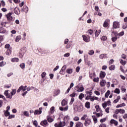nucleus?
<instances>
[{
    "label": "nucleus",
    "mask_w": 127,
    "mask_h": 127,
    "mask_svg": "<svg viewBox=\"0 0 127 127\" xmlns=\"http://www.w3.org/2000/svg\"><path fill=\"white\" fill-rule=\"evenodd\" d=\"M86 117H87V115H83V116L81 117L82 121H85V120H86Z\"/></svg>",
    "instance_id": "680f3d73"
},
{
    "label": "nucleus",
    "mask_w": 127,
    "mask_h": 127,
    "mask_svg": "<svg viewBox=\"0 0 127 127\" xmlns=\"http://www.w3.org/2000/svg\"><path fill=\"white\" fill-rule=\"evenodd\" d=\"M21 39V36H20V35H19L16 37L15 42H18L19 40H20Z\"/></svg>",
    "instance_id": "c9c22d12"
},
{
    "label": "nucleus",
    "mask_w": 127,
    "mask_h": 127,
    "mask_svg": "<svg viewBox=\"0 0 127 127\" xmlns=\"http://www.w3.org/2000/svg\"><path fill=\"white\" fill-rule=\"evenodd\" d=\"M84 97H85V95H84V94L83 93H80V95H79V100H82V99H83V98H84Z\"/></svg>",
    "instance_id": "58836bf2"
},
{
    "label": "nucleus",
    "mask_w": 127,
    "mask_h": 127,
    "mask_svg": "<svg viewBox=\"0 0 127 127\" xmlns=\"http://www.w3.org/2000/svg\"><path fill=\"white\" fill-rule=\"evenodd\" d=\"M74 101H75V99L74 98H71L70 102L69 103L70 105H72V104L74 103Z\"/></svg>",
    "instance_id": "0e129e2a"
},
{
    "label": "nucleus",
    "mask_w": 127,
    "mask_h": 127,
    "mask_svg": "<svg viewBox=\"0 0 127 127\" xmlns=\"http://www.w3.org/2000/svg\"><path fill=\"white\" fill-rule=\"evenodd\" d=\"M95 76H96V73L95 72L89 74V77L91 78H92V77H95Z\"/></svg>",
    "instance_id": "6e6d98bb"
},
{
    "label": "nucleus",
    "mask_w": 127,
    "mask_h": 127,
    "mask_svg": "<svg viewBox=\"0 0 127 127\" xmlns=\"http://www.w3.org/2000/svg\"><path fill=\"white\" fill-rule=\"evenodd\" d=\"M95 109H96V111L97 112H101V111H102L101 110V108H100V106H98V105H96L95 106Z\"/></svg>",
    "instance_id": "37998d69"
},
{
    "label": "nucleus",
    "mask_w": 127,
    "mask_h": 127,
    "mask_svg": "<svg viewBox=\"0 0 127 127\" xmlns=\"http://www.w3.org/2000/svg\"><path fill=\"white\" fill-rule=\"evenodd\" d=\"M11 54V50L10 49H8L6 51V55H10Z\"/></svg>",
    "instance_id": "f704fd0d"
},
{
    "label": "nucleus",
    "mask_w": 127,
    "mask_h": 127,
    "mask_svg": "<svg viewBox=\"0 0 127 127\" xmlns=\"http://www.w3.org/2000/svg\"><path fill=\"white\" fill-rule=\"evenodd\" d=\"M82 36L85 42H90V38H91L90 36H89V35H83Z\"/></svg>",
    "instance_id": "f03ea898"
},
{
    "label": "nucleus",
    "mask_w": 127,
    "mask_h": 127,
    "mask_svg": "<svg viewBox=\"0 0 127 127\" xmlns=\"http://www.w3.org/2000/svg\"><path fill=\"white\" fill-rule=\"evenodd\" d=\"M67 101H66V100L65 99H63L62 101V106L63 107H64L65 106H66V105H67Z\"/></svg>",
    "instance_id": "4be33fe9"
},
{
    "label": "nucleus",
    "mask_w": 127,
    "mask_h": 127,
    "mask_svg": "<svg viewBox=\"0 0 127 127\" xmlns=\"http://www.w3.org/2000/svg\"><path fill=\"white\" fill-rule=\"evenodd\" d=\"M4 95L6 97L7 99H12V97L10 95V94L8 93V90L4 91Z\"/></svg>",
    "instance_id": "423d86ee"
},
{
    "label": "nucleus",
    "mask_w": 127,
    "mask_h": 127,
    "mask_svg": "<svg viewBox=\"0 0 127 127\" xmlns=\"http://www.w3.org/2000/svg\"><path fill=\"white\" fill-rule=\"evenodd\" d=\"M93 80V81L95 82L96 83H99L100 78H99V77L94 78Z\"/></svg>",
    "instance_id": "de8ad7c7"
},
{
    "label": "nucleus",
    "mask_w": 127,
    "mask_h": 127,
    "mask_svg": "<svg viewBox=\"0 0 127 127\" xmlns=\"http://www.w3.org/2000/svg\"><path fill=\"white\" fill-rule=\"evenodd\" d=\"M67 68V66L65 65H64L60 71L61 75H64L65 74V70Z\"/></svg>",
    "instance_id": "0eeeda50"
},
{
    "label": "nucleus",
    "mask_w": 127,
    "mask_h": 127,
    "mask_svg": "<svg viewBox=\"0 0 127 127\" xmlns=\"http://www.w3.org/2000/svg\"><path fill=\"white\" fill-rule=\"evenodd\" d=\"M110 21V20L109 19H106L104 22V24H103V26L104 27H108V25H109V23Z\"/></svg>",
    "instance_id": "f3484780"
},
{
    "label": "nucleus",
    "mask_w": 127,
    "mask_h": 127,
    "mask_svg": "<svg viewBox=\"0 0 127 127\" xmlns=\"http://www.w3.org/2000/svg\"><path fill=\"white\" fill-rule=\"evenodd\" d=\"M92 124V121H91V119L87 118L84 123V125L85 127H88V126H90Z\"/></svg>",
    "instance_id": "6e6552de"
},
{
    "label": "nucleus",
    "mask_w": 127,
    "mask_h": 127,
    "mask_svg": "<svg viewBox=\"0 0 127 127\" xmlns=\"http://www.w3.org/2000/svg\"><path fill=\"white\" fill-rule=\"evenodd\" d=\"M100 33H101V30H96L95 32V37H98L100 35Z\"/></svg>",
    "instance_id": "7c9ffc66"
},
{
    "label": "nucleus",
    "mask_w": 127,
    "mask_h": 127,
    "mask_svg": "<svg viewBox=\"0 0 127 127\" xmlns=\"http://www.w3.org/2000/svg\"><path fill=\"white\" fill-rule=\"evenodd\" d=\"M70 97H71V98H75V96H76V93L75 92H73L72 94H70Z\"/></svg>",
    "instance_id": "338daca9"
},
{
    "label": "nucleus",
    "mask_w": 127,
    "mask_h": 127,
    "mask_svg": "<svg viewBox=\"0 0 127 127\" xmlns=\"http://www.w3.org/2000/svg\"><path fill=\"white\" fill-rule=\"evenodd\" d=\"M20 11H21V12H23V11H25V12H28V7H27V6H24L23 8H21Z\"/></svg>",
    "instance_id": "4468645a"
},
{
    "label": "nucleus",
    "mask_w": 127,
    "mask_h": 127,
    "mask_svg": "<svg viewBox=\"0 0 127 127\" xmlns=\"http://www.w3.org/2000/svg\"><path fill=\"white\" fill-rule=\"evenodd\" d=\"M88 35L89 34L90 35H92L93 33H94V31L91 29H89L88 30V31L86 32Z\"/></svg>",
    "instance_id": "cd10ccee"
},
{
    "label": "nucleus",
    "mask_w": 127,
    "mask_h": 127,
    "mask_svg": "<svg viewBox=\"0 0 127 127\" xmlns=\"http://www.w3.org/2000/svg\"><path fill=\"white\" fill-rule=\"evenodd\" d=\"M85 93H86V94H87V95H90V96H92V94H93V89H91L89 91H86Z\"/></svg>",
    "instance_id": "c756f323"
},
{
    "label": "nucleus",
    "mask_w": 127,
    "mask_h": 127,
    "mask_svg": "<svg viewBox=\"0 0 127 127\" xmlns=\"http://www.w3.org/2000/svg\"><path fill=\"white\" fill-rule=\"evenodd\" d=\"M23 88V85H21V86H20L19 87V88L17 90V93H19L20 92V91H21V88Z\"/></svg>",
    "instance_id": "bf43d9fd"
},
{
    "label": "nucleus",
    "mask_w": 127,
    "mask_h": 127,
    "mask_svg": "<svg viewBox=\"0 0 127 127\" xmlns=\"http://www.w3.org/2000/svg\"><path fill=\"white\" fill-rule=\"evenodd\" d=\"M99 77H100V79H104V78H105V77H106V72L101 71L100 75H99Z\"/></svg>",
    "instance_id": "9b49d317"
},
{
    "label": "nucleus",
    "mask_w": 127,
    "mask_h": 127,
    "mask_svg": "<svg viewBox=\"0 0 127 127\" xmlns=\"http://www.w3.org/2000/svg\"><path fill=\"white\" fill-rule=\"evenodd\" d=\"M60 94V90H58L56 91V92L55 93V96H58Z\"/></svg>",
    "instance_id": "603ef678"
},
{
    "label": "nucleus",
    "mask_w": 127,
    "mask_h": 127,
    "mask_svg": "<svg viewBox=\"0 0 127 127\" xmlns=\"http://www.w3.org/2000/svg\"><path fill=\"white\" fill-rule=\"evenodd\" d=\"M110 94H111V91L110 90H108L105 94V98H109Z\"/></svg>",
    "instance_id": "2f4dec72"
},
{
    "label": "nucleus",
    "mask_w": 127,
    "mask_h": 127,
    "mask_svg": "<svg viewBox=\"0 0 127 127\" xmlns=\"http://www.w3.org/2000/svg\"><path fill=\"white\" fill-rule=\"evenodd\" d=\"M42 113V108L40 107L39 110H35L34 114L35 116H36L37 115H41Z\"/></svg>",
    "instance_id": "20e7f679"
},
{
    "label": "nucleus",
    "mask_w": 127,
    "mask_h": 127,
    "mask_svg": "<svg viewBox=\"0 0 127 127\" xmlns=\"http://www.w3.org/2000/svg\"><path fill=\"white\" fill-rule=\"evenodd\" d=\"M4 88L6 89H9V88H10V87H11V84H7V85H4Z\"/></svg>",
    "instance_id": "4d7b16f0"
},
{
    "label": "nucleus",
    "mask_w": 127,
    "mask_h": 127,
    "mask_svg": "<svg viewBox=\"0 0 127 127\" xmlns=\"http://www.w3.org/2000/svg\"><path fill=\"white\" fill-rule=\"evenodd\" d=\"M40 125L41 126H43V127H46L48 126V122L47 120H44L41 122Z\"/></svg>",
    "instance_id": "9d476101"
},
{
    "label": "nucleus",
    "mask_w": 127,
    "mask_h": 127,
    "mask_svg": "<svg viewBox=\"0 0 127 127\" xmlns=\"http://www.w3.org/2000/svg\"><path fill=\"white\" fill-rule=\"evenodd\" d=\"M123 29H127V23H125V24H123Z\"/></svg>",
    "instance_id": "69168bd1"
},
{
    "label": "nucleus",
    "mask_w": 127,
    "mask_h": 127,
    "mask_svg": "<svg viewBox=\"0 0 127 127\" xmlns=\"http://www.w3.org/2000/svg\"><path fill=\"white\" fill-rule=\"evenodd\" d=\"M10 94H11V97H12V96H14L15 94H16V89H12Z\"/></svg>",
    "instance_id": "b1692460"
},
{
    "label": "nucleus",
    "mask_w": 127,
    "mask_h": 127,
    "mask_svg": "<svg viewBox=\"0 0 127 127\" xmlns=\"http://www.w3.org/2000/svg\"><path fill=\"white\" fill-rule=\"evenodd\" d=\"M121 90L122 93H125V92H126L127 91V89H126L125 87H124V86H122L121 87Z\"/></svg>",
    "instance_id": "09e8293b"
},
{
    "label": "nucleus",
    "mask_w": 127,
    "mask_h": 127,
    "mask_svg": "<svg viewBox=\"0 0 127 127\" xmlns=\"http://www.w3.org/2000/svg\"><path fill=\"white\" fill-rule=\"evenodd\" d=\"M73 87H74V83L72 82L70 84V86L67 89L65 94H68V93H69V92H70V90H71V88H73Z\"/></svg>",
    "instance_id": "f8f14e48"
},
{
    "label": "nucleus",
    "mask_w": 127,
    "mask_h": 127,
    "mask_svg": "<svg viewBox=\"0 0 127 127\" xmlns=\"http://www.w3.org/2000/svg\"><path fill=\"white\" fill-rule=\"evenodd\" d=\"M66 72L67 73V74H72V73H73V69L67 68L66 70Z\"/></svg>",
    "instance_id": "412c9836"
},
{
    "label": "nucleus",
    "mask_w": 127,
    "mask_h": 127,
    "mask_svg": "<svg viewBox=\"0 0 127 127\" xmlns=\"http://www.w3.org/2000/svg\"><path fill=\"white\" fill-rule=\"evenodd\" d=\"M15 118V115H10L9 114L8 119L9 120L10 119H14Z\"/></svg>",
    "instance_id": "c03bdc74"
},
{
    "label": "nucleus",
    "mask_w": 127,
    "mask_h": 127,
    "mask_svg": "<svg viewBox=\"0 0 127 127\" xmlns=\"http://www.w3.org/2000/svg\"><path fill=\"white\" fill-rule=\"evenodd\" d=\"M12 15V13L11 12H9L6 15V17L8 21H11V20H12L13 17L11 16Z\"/></svg>",
    "instance_id": "39448f33"
},
{
    "label": "nucleus",
    "mask_w": 127,
    "mask_h": 127,
    "mask_svg": "<svg viewBox=\"0 0 127 127\" xmlns=\"http://www.w3.org/2000/svg\"><path fill=\"white\" fill-rule=\"evenodd\" d=\"M76 88L77 89V92H83L84 90H85V88H84V86L82 85L80 87L79 86H76Z\"/></svg>",
    "instance_id": "ddd939ff"
},
{
    "label": "nucleus",
    "mask_w": 127,
    "mask_h": 127,
    "mask_svg": "<svg viewBox=\"0 0 127 127\" xmlns=\"http://www.w3.org/2000/svg\"><path fill=\"white\" fill-rule=\"evenodd\" d=\"M107 39H108V37H107V36H103L101 38V40H103V41H106Z\"/></svg>",
    "instance_id": "5fc2aeb1"
},
{
    "label": "nucleus",
    "mask_w": 127,
    "mask_h": 127,
    "mask_svg": "<svg viewBox=\"0 0 127 127\" xmlns=\"http://www.w3.org/2000/svg\"><path fill=\"white\" fill-rule=\"evenodd\" d=\"M25 52H26V47H23L20 49L19 52V56L20 58H22V57H23V55H24Z\"/></svg>",
    "instance_id": "f257e3e1"
},
{
    "label": "nucleus",
    "mask_w": 127,
    "mask_h": 127,
    "mask_svg": "<svg viewBox=\"0 0 127 127\" xmlns=\"http://www.w3.org/2000/svg\"><path fill=\"white\" fill-rule=\"evenodd\" d=\"M110 124H111L112 125H115V126H117L118 124H119V123L117 121H116L114 119H112L110 121Z\"/></svg>",
    "instance_id": "a211bd4d"
},
{
    "label": "nucleus",
    "mask_w": 127,
    "mask_h": 127,
    "mask_svg": "<svg viewBox=\"0 0 127 127\" xmlns=\"http://www.w3.org/2000/svg\"><path fill=\"white\" fill-rule=\"evenodd\" d=\"M117 40H118V37H114L112 38V41H113V42H115L116 41H117Z\"/></svg>",
    "instance_id": "8fccbe9b"
},
{
    "label": "nucleus",
    "mask_w": 127,
    "mask_h": 127,
    "mask_svg": "<svg viewBox=\"0 0 127 127\" xmlns=\"http://www.w3.org/2000/svg\"><path fill=\"white\" fill-rule=\"evenodd\" d=\"M99 127H107V124H101Z\"/></svg>",
    "instance_id": "e2e57ef3"
},
{
    "label": "nucleus",
    "mask_w": 127,
    "mask_h": 127,
    "mask_svg": "<svg viewBox=\"0 0 127 127\" xmlns=\"http://www.w3.org/2000/svg\"><path fill=\"white\" fill-rule=\"evenodd\" d=\"M11 62L14 63V62H18L19 61V59L17 58H14L11 59Z\"/></svg>",
    "instance_id": "393cba45"
},
{
    "label": "nucleus",
    "mask_w": 127,
    "mask_h": 127,
    "mask_svg": "<svg viewBox=\"0 0 127 127\" xmlns=\"http://www.w3.org/2000/svg\"><path fill=\"white\" fill-rule=\"evenodd\" d=\"M19 66L22 69H24L25 68V64L24 63H22L19 65Z\"/></svg>",
    "instance_id": "ea45409f"
},
{
    "label": "nucleus",
    "mask_w": 127,
    "mask_h": 127,
    "mask_svg": "<svg viewBox=\"0 0 127 127\" xmlns=\"http://www.w3.org/2000/svg\"><path fill=\"white\" fill-rule=\"evenodd\" d=\"M55 110V107L54 106H53L50 109V111L51 114H53L54 113V111Z\"/></svg>",
    "instance_id": "a18cd8bd"
},
{
    "label": "nucleus",
    "mask_w": 127,
    "mask_h": 127,
    "mask_svg": "<svg viewBox=\"0 0 127 127\" xmlns=\"http://www.w3.org/2000/svg\"><path fill=\"white\" fill-rule=\"evenodd\" d=\"M92 119L93 120L94 124H97L98 123V118H97V117H96V116H92Z\"/></svg>",
    "instance_id": "5701e85b"
},
{
    "label": "nucleus",
    "mask_w": 127,
    "mask_h": 127,
    "mask_svg": "<svg viewBox=\"0 0 127 127\" xmlns=\"http://www.w3.org/2000/svg\"><path fill=\"white\" fill-rule=\"evenodd\" d=\"M83 127V124L81 122H77L76 125V127Z\"/></svg>",
    "instance_id": "72a5a7b5"
},
{
    "label": "nucleus",
    "mask_w": 127,
    "mask_h": 127,
    "mask_svg": "<svg viewBox=\"0 0 127 127\" xmlns=\"http://www.w3.org/2000/svg\"><path fill=\"white\" fill-rule=\"evenodd\" d=\"M14 13H15V14H17V15L20 14V10L17 7H15L14 9Z\"/></svg>",
    "instance_id": "2eb2a0df"
},
{
    "label": "nucleus",
    "mask_w": 127,
    "mask_h": 127,
    "mask_svg": "<svg viewBox=\"0 0 127 127\" xmlns=\"http://www.w3.org/2000/svg\"><path fill=\"white\" fill-rule=\"evenodd\" d=\"M3 113L4 114L5 117H8L9 116V115H10V113L8 111H5V110H4Z\"/></svg>",
    "instance_id": "473e14b6"
},
{
    "label": "nucleus",
    "mask_w": 127,
    "mask_h": 127,
    "mask_svg": "<svg viewBox=\"0 0 127 127\" xmlns=\"http://www.w3.org/2000/svg\"><path fill=\"white\" fill-rule=\"evenodd\" d=\"M91 105V103L89 102H86L85 103V108H87V109H90V105Z\"/></svg>",
    "instance_id": "c85d7f7f"
},
{
    "label": "nucleus",
    "mask_w": 127,
    "mask_h": 127,
    "mask_svg": "<svg viewBox=\"0 0 127 127\" xmlns=\"http://www.w3.org/2000/svg\"><path fill=\"white\" fill-rule=\"evenodd\" d=\"M64 57H69L70 56V53H67L64 55Z\"/></svg>",
    "instance_id": "774afa93"
},
{
    "label": "nucleus",
    "mask_w": 127,
    "mask_h": 127,
    "mask_svg": "<svg viewBox=\"0 0 127 127\" xmlns=\"http://www.w3.org/2000/svg\"><path fill=\"white\" fill-rule=\"evenodd\" d=\"M113 26L114 28H120V22L117 21H115L113 22Z\"/></svg>",
    "instance_id": "1a4fd4ad"
},
{
    "label": "nucleus",
    "mask_w": 127,
    "mask_h": 127,
    "mask_svg": "<svg viewBox=\"0 0 127 127\" xmlns=\"http://www.w3.org/2000/svg\"><path fill=\"white\" fill-rule=\"evenodd\" d=\"M106 80L102 79V81H100L101 87H105V86H106Z\"/></svg>",
    "instance_id": "6ab92c4d"
},
{
    "label": "nucleus",
    "mask_w": 127,
    "mask_h": 127,
    "mask_svg": "<svg viewBox=\"0 0 127 127\" xmlns=\"http://www.w3.org/2000/svg\"><path fill=\"white\" fill-rule=\"evenodd\" d=\"M66 126V123L65 122H60V123L58 124L57 123H56L55 124V127H64Z\"/></svg>",
    "instance_id": "7ed1b4c3"
},
{
    "label": "nucleus",
    "mask_w": 127,
    "mask_h": 127,
    "mask_svg": "<svg viewBox=\"0 0 127 127\" xmlns=\"http://www.w3.org/2000/svg\"><path fill=\"white\" fill-rule=\"evenodd\" d=\"M116 67V66L115 65H112L109 67V70L111 71L115 70V68Z\"/></svg>",
    "instance_id": "a19ab883"
},
{
    "label": "nucleus",
    "mask_w": 127,
    "mask_h": 127,
    "mask_svg": "<svg viewBox=\"0 0 127 127\" xmlns=\"http://www.w3.org/2000/svg\"><path fill=\"white\" fill-rule=\"evenodd\" d=\"M121 99V96H118L116 99H115L113 101V103L114 104H117L119 101H120V99Z\"/></svg>",
    "instance_id": "a878e982"
},
{
    "label": "nucleus",
    "mask_w": 127,
    "mask_h": 127,
    "mask_svg": "<svg viewBox=\"0 0 127 127\" xmlns=\"http://www.w3.org/2000/svg\"><path fill=\"white\" fill-rule=\"evenodd\" d=\"M6 63L3 62V61H2L1 62H0V67H3V66H4V65H5Z\"/></svg>",
    "instance_id": "864d4df0"
},
{
    "label": "nucleus",
    "mask_w": 127,
    "mask_h": 127,
    "mask_svg": "<svg viewBox=\"0 0 127 127\" xmlns=\"http://www.w3.org/2000/svg\"><path fill=\"white\" fill-rule=\"evenodd\" d=\"M108 57V54H102L99 56L100 59H104Z\"/></svg>",
    "instance_id": "dca6fc26"
},
{
    "label": "nucleus",
    "mask_w": 127,
    "mask_h": 127,
    "mask_svg": "<svg viewBox=\"0 0 127 127\" xmlns=\"http://www.w3.org/2000/svg\"><path fill=\"white\" fill-rule=\"evenodd\" d=\"M120 114H125L126 113V111L124 109H119Z\"/></svg>",
    "instance_id": "3c124183"
},
{
    "label": "nucleus",
    "mask_w": 127,
    "mask_h": 127,
    "mask_svg": "<svg viewBox=\"0 0 127 127\" xmlns=\"http://www.w3.org/2000/svg\"><path fill=\"white\" fill-rule=\"evenodd\" d=\"M121 91H120V89L119 88H116L115 90L114 91V93L115 94H120Z\"/></svg>",
    "instance_id": "49530a36"
},
{
    "label": "nucleus",
    "mask_w": 127,
    "mask_h": 127,
    "mask_svg": "<svg viewBox=\"0 0 127 127\" xmlns=\"http://www.w3.org/2000/svg\"><path fill=\"white\" fill-rule=\"evenodd\" d=\"M94 54L95 51H94V50H90L88 52V54L89 55H90V56H92V55H94Z\"/></svg>",
    "instance_id": "e433bc0d"
},
{
    "label": "nucleus",
    "mask_w": 127,
    "mask_h": 127,
    "mask_svg": "<svg viewBox=\"0 0 127 127\" xmlns=\"http://www.w3.org/2000/svg\"><path fill=\"white\" fill-rule=\"evenodd\" d=\"M126 106L125 103H122L121 104H119L116 106V108L118 109L119 108H122V107H125Z\"/></svg>",
    "instance_id": "bb28decb"
},
{
    "label": "nucleus",
    "mask_w": 127,
    "mask_h": 127,
    "mask_svg": "<svg viewBox=\"0 0 127 127\" xmlns=\"http://www.w3.org/2000/svg\"><path fill=\"white\" fill-rule=\"evenodd\" d=\"M23 115L25 117H29V113L28 111H24L23 112Z\"/></svg>",
    "instance_id": "4c0bfd02"
},
{
    "label": "nucleus",
    "mask_w": 127,
    "mask_h": 127,
    "mask_svg": "<svg viewBox=\"0 0 127 127\" xmlns=\"http://www.w3.org/2000/svg\"><path fill=\"white\" fill-rule=\"evenodd\" d=\"M107 121V118H103L100 120V123H105Z\"/></svg>",
    "instance_id": "052dcab7"
},
{
    "label": "nucleus",
    "mask_w": 127,
    "mask_h": 127,
    "mask_svg": "<svg viewBox=\"0 0 127 127\" xmlns=\"http://www.w3.org/2000/svg\"><path fill=\"white\" fill-rule=\"evenodd\" d=\"M47 120L49 123H52L54 121L53 118L50 117L49 116H47Z\"/></svg>",
    "instance_id": "aec40b11"
},
{
    "label": "nucleus",
    "mask_w": 127,
    "mask_h": 127,
    "mask_svg": "<svg viewBox=\"0 0 127 127\" xmlns=\"http://www.w3.org/2000/svg\"><path fill=\"white\" fill-rule=\"evenodd\" d=\"M41 76L42 78H44V77H45L46 76V72H42Z\"/></svg>",
    "instance_id": "13d9d810"
},
{
    "label": "nucleus",
    "mask_w": 127,
    "mask_h": 127,
    "mask_svg": "<svg viewBox=\"0 0 127 127\" xmlns=\"http://www.w3.org/2000/svg\"><path fill=\"white\" fill-rule=\"evenodd\" d=\"M120 63H121V64H122V65H123V66H125V65H126V64H127V62L124 61V60H121L120 61Z\"/></svg>",
    "instance_id": "79ce46f5"
}]
</instances>
